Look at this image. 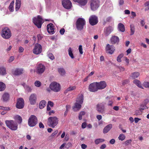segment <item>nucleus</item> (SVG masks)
Segmentation results:
<instances>
[{
  "label": "nucleus",
  "instance_id": "f257e3e1",
  "mask_svg": "<svg viewBox=\"0 0 149 149\" xmlns=\"http://www.w3.org/2000/svg\"><path fill=\"white\" fill-rule=\"evenodd\" d=\"M83 96L81 94L78 96L76 102L72 107L74 111H78L81 109V105L83 102Z\"/></svg>",
  "mask_w": 149,
  "mask_h": 149
},
{
  "label": "nucleus",
  "instance_id": "f03ea898",
  "mask_svg": "<svg viewBox=\"0 0 149 149\" xmlns=\"http://www.w3.org/2000/svg\"><path fill=\"white\" fill-rule=\"evenodd\" d=\"M6 126L10 130H16L18 129L17 123L13 120H7L5 121Z\"/></svg>",
  "mask_w": 149,
  "mask_h": 149
},
{
  "label": "nucleus",
  "instance_id": "7ed1b4c3",
  "mask_svg": "<svg viewBox=\"0 0 149 149\" xmlns=\"http://www.w3.org/2000/svg\"><path fill=\"white\" fill-rule=\"evenodd\" d=\"M44 21V20L42 17L40 15H38L37 17H34L33 18V22L38 28H41L42 25Z\"/></svg>",
  "mask_w": 149,
  "mask_h": 149
},
{
  "label": "nucleus",
  "instance_id": "20e7f679",
  "mask_svg": "<svg viewBox=\"0 0 149 149\" xmlns=\"http://www.w3.org/2000/svg\"><path fill=\"white\" fill-rule=\"evenodd\" d=\"M58 119L56 116L50 117L48 118V124L51 127L54 128L58 123Z\"/></svg>",
  "mask_w": 149,
  "mask_h": 149
},
{
  "label": "nucleus",
  "instance_id": "39448f33",
  "mask_svg": "<svg viewBox=\"0 0 149 149\" xmlns=\"http://www.w3.org/2000/svg\"><path fill=\"white\" fill-rule=\"evenodd\" d=\"M1 36L4 39H8L11 36V33L10 29L7 27H5L2 29Z\"/></svg>",
  "mask_w": 149,
  "mask_h": 149
},
{
  "label": "nucleus",
  "instance_id": "423d86ee",
  "mask_svg": "<svg viewBox=\"0 0 149 149\" xmlns=\"http://www.w3.org/2000/svg\"><path fill=\"white\" fill-rule=\"evenodd\" d=\"M50 88L53 91L57 92L59 91L61 89L60 85L56 82H53L49 85Z\"/></svg>",
  "mask_w": 149,
  "mask_h": 149
},
{
  "label": "nucleus",
  "instance_id": "0eeeda50",
  "mask_svg": "<svg viewBox=\"0 0 149 149\" xmlns=\"http://www.w3.org/2000/svg\"><path fill=\"white\" fill-rule=\"evenodd\" d=\"M86 22L84 18H79L76 22V26L77 29L81 30L83 28Z\"/></svg>",
  "mask_w": 149,
  "mask_h": 149
},
{
  "label": "nucleus",
  "instance_id": "6e6552de",
  "mask_svg": "<svg viewBox=\"0 0 149 149\" xmlns=\"http://www.w3.org/2000/svg\"><path fill=\"white\" fill-rule=\"evenodd\" d=\"M100 6L99 0H91L90 6L91 9L93 10H96Z\"/></svg>",
  "mask_w": 149,
  "mask_h": 149
},
{
  "label": "nucleus",
  "instance_id": "1a4fd4ad",
  "mask_svg": "<svg viewBox=\"0 0 149 149\" xmlns=\"http://www.w3.org/2000/svg\"><path fill=\"white\" fill-rule=\"evenodd\" d=\"M37 123V118L34 115H31L29 118L28 123L29 126L31 127L34 126Z\"/></svg>",
  "mask_w": 149,
  "mask_h": 149
},
{
  "label": "nucleus",
  "instance_id": "9d476101",
  "mask_svg": "<svg viewBox=\"0 0 149 149\" xmlns=\"http://www.w3.org/2000/svg\"><path fill=\"white\" fill-rule=\"evenodd\" d=\"M105 50L106 53L111 55L114 53L115 49L113 45L107 44L105 47Z\"/></svg>",
  "mask_w": 149,
  "mask_h": 149
},
{
  "label": "nucleus",
  "instance_id": "9b49d317",
  "mask_svg": "<svg viewBox=\"0 0 149 149\" xmlns=\"http://www.w3.org/2000/svg\"><path fill=\"white\" fill-rule=\"evenodd\" d=\"M42 51V47L41 45L38 43L35 44L33 50V53L35 54L38 55L40 54Z\"/></svg>",
  "mask_w": 149,
  "mask_h": 149
},
{
  "label": "nucleus",
  "instance_id": "f8f14e48",
  "mask_svg": "<svg viewBox=\"0 0 149 149\" xmlns=\"http://www.w3.org/2000/svg\"><path fill=\"white\" fill-rule=\"evenodd\" d=\"M62 3L63 7L65 9H69L72 7V3L70 0H62Z\"/></svg>",
  "mask_w": 149,
  "mask_h": 149
},
{
  "label": "nucleus",
  "instance_id": "ddd939ff",
  "mask_svg": "<svg viewBox=\"0 0 149 149\" xmlns=\"http://www.w3.org/2000/svg\"><path fill=\"white\" fill-rule=\"evenodd\" d=\"M88 89L91 92H95L97 91L98 89L97 82L91 84L89 86Z\"/></svg>",
  "mask_w": 149,
  "mask_h": 149
},
{
  "label": "nucleus",
  "instance_id": "4468645a",
  "mask_svg": "<svg viewBox=\"0 0 149 149\" xmlns=\"http://www.w3.org/2000/svg\"><path fill=\"white\" fill-rule=\"evenodd\" d=\"M89 21L91 25L92 26L95 25L98 22L97 17L95 15H92L90 17Z\"/></svg>",
  "mask_w": 149,
  "mask_h": 149
},
{
  "label": "nucleus",
  "instance_id": "2eb2a0df",
  "mask_svg": "<svg viewBox=\"0 0 149 149\" xmlns=\"http://www.w3.org/2000/svg\"><path fill=\"white\" fill-rule=\"evenodd\" d=\"M24 106V102L23 99L20 98L17 100V102L16 104V107L18 109H22Z\"/></svg>",
  "mask_w": 149,
  "mask_h": 149
},
{
  "label": "nucleus",
  "instance_id": "dca6fc26",
  "mask_svg": "<svg viewBox=\"0 0 149 149\" xmlns=\"http://www.w3.org/2000/svg\"><path fill=\"white\" fill-rule=\"evenodd\" d=\"M45 70V66L43 65L40 64L37 67L36 72L38 73L42 74L44 72Z\"/></svg>",
  "mask_w": 149,
  "mask_h": 149
},
{
  "label": "nucleus",
  "instance_id": "f3484780",
  "mask_svg": "<svg viewBox=\"0 0 149 149\" xmlns=\"http://www.w3.org/2000/svg\"><path fill=\"white\" fill-rule=\"evenodd\" d=\"M37 99L36 95L35 94H31L29 98V100L31 104H34Z\"/></svg>",
  "mask_w": 149,
  "mask_h": 149
},
{
  "label": "nucleus",
  "instance_id": "a211bd4d",
  "mask_svg": "<svg viewBox=\"0 0 149 149\" xmlns=\"http://www.w3.org/2000/svg\"><path fill=\"white\" fill-rule=\"evenodd\" d=\"M98 90H102L104 88L107 86V84L104 81H102L99 82H97Z\"/></svg>",
  "mask_w": 149,
  "mask_h": 149
},
{
  "label": "nucleus",
  "instance_id": "6ab92c4d",
  "mask_svg": "<svg viewBox=\"0 0 149 149\" xmlns=\"http://www.w3.org/2000/svg\"><path fill=\"white\" fill-rule=\"evenodd\" d=\"M47 30L48 32L51 34L54 33V26L52 24L50 23L47 25Z\"/></svg>",
  "mask_w": 149,
  "mask_h": 149
},
{
  "label": "nucleus",
  "instance_id": "aec40b11",
  "mask_svg": "<svg viewBox=\"0 0 149 149\" xmlns=\"http://www.w3.org/2000/svg\"><path fill=\"white\" fill-rule=\"evenodd\" d=\"M113 30V28L110 26L105 28L104 32V35L106 36H108L110 34Z\"/></svg>",
  "mask_w": 149,
  "mask_h": 149
},
{
  "label": "nucleus",
  "instance_id": "412c9836",
  "mask_svg": "<svg viewBox=\"0 0 149 149\" xmlns=\"http://www.w3.org/2000/svg\"><path fill=\"white\" fill-rule=\"evenodd\" d=\"M24 72L23 69L22 68H16L13 71V74L16 75H19L22 73Z\"/></svg>",
  "mask_w": 149,
  "mask_h": 149
},
{
  "label": "nucleus",
  "instance_id": "4be33fe9",
  "mask_svg": "<svg viewBox=\"0 0 149 149\" xmlns=\"http://www.w3.org/2000/svg\"><path fill=\"white\" fill-rule=\"evenodd\" d=\"M97 110L99 112L102 113L104 110V107L102 104H100L97 106Z\"/></svg>",
  "mask_w": 149,
  "mask_h": 149
},
{
  "label": "nucleus",
  "instance_id": "5701e85b",
  "mask_svg": "<svg viewBox=\"0 0 149 149\" xmlns=\"http://www.w3.org/2000/svg\"><path fill=\"white\" fill-rule=\"evenodd\" d=\"M119 41V38L115 36H112L111 39V43L113 44H118Z\"/></svg>",
  "mask_w": 149,
  "mask_h": 149
},
{
  "label": "nucleus",
  "instance_id": "b1692460",
  "mask_svg": "<svg viewBox=\"0 0 149 149\" xmlns=\"http://www.w3.org/2000/svg\"><path fill=\"white\" fill-rule=\"evenodd\" d=\"M112 125L110 124L105 126L103 129V133L106 134L108 132L112 127Z\"/></svg>",
  "mask_w": 149,
  "mask_h": 149
},
{
  "label": "nucleus",
  "instance_id": "393cba45",
  "mask_svg": "<svg viewBox=\"0 0 149 149\" xmlns=\"http://www.w3.org/2000/svg\"><path fill=\"white\" fill-rule=\"evenodd\" d=\"M9 99V95L7 93H5L2 95L1 100L3 102H6L8 101Z\"/></svg>",
  "mask_w": 149,
  "mask_h": 149
},
{
  "label": "nucleus",
  "instance_id": "a878e982",
  "mask_svg": "<svg viewBox=\"0 0 149 149\" xmlns=\"http://www.w3.org/2000/svg\"><path fill=\"white\" fill-rule=\"evenodd\" d=\"M74 2H77L82 6L85 5L87 2V0H73Z\"/></svg>",
  "mask_w": 149,
  "mask_h": 149
},
{
  "label": "nucleus",
  "instance_id": "bb28decb",
  "mask_svg": "<svg viewBox=\"0 0 149 149\" xmlns=\"http://www.w3.org/2000/svg\"><path fill=\"white\" fill-rule=\"evenodd\" d=\"M21 85L24 87L25 90L28 92H31L32 90L31 87L29 86L26 85L24 83H22Z\"/></svg>",
  "mask_w": 149,
  "mask_h": 149
},
{
  "label": "nucleus",
  "instance_id": "cd10ccee",
  "mask_svg": "<svg viewBox=\"0 0 149 149\" xmlns=\"http://www.w3.org/2000/svg\"><path fill=\"white\" fill-rule=\"evenodd\" d=\"M140 75V73L138 72H135L132 73L130 77L132 79H135L137 78Z\"/></svg>",
  "mask_w": 149,
  "mask_h": 149
},
{
  "label": "nucleus",
  "instance_id": "c85d7f7f",
  "mask_svg": "<svg viewBox=\"0 0 149 149\" xmlns=\"http://www.w3.org/2000/svg\"><path fill=\"white\" fill-rule=\"evenodd\" d=\"M14 119L18 122V123H21L22 121V118L19 115H15L13 117Z\"/></svg>",
  "mask_w": 149,
  "mask_h": 149
},
{
  "label": "nucleus",
  "instance_id": "c756f323",
  "mask_svg": "<svg viewBox=\"0 0 149 149\" xmlns=\"http://www.w3.org/2000/svg\"><path fill=\"white\" fill-rule=\"evenodd\" d=\"M118 30L122 32H124L125 31V28L124 25L122 23H119L118 25Z\"/></svg>",
  "mask_w": 149,
  "mask_h": 149
},
{
  "label": "nucleus",
  "instance_id": "7c9ffc66",
  "mask_svg": "<svg viewBox=\"0 0 149 149\" xmlns=\"http://www.w3.org/2000/svg\"><path fill=\"white\" fill-rule=\"evenodd\" d=\"M21 1L20 0H16L15 10L17 11L19 9L21 6Z\"/></svg>",
  "mask_w": 149,
  "mask_h": 149
},
{
  "label": "nucleus",
  "instance_id": "2f4dec72",
  "mask_svg": "<svg viewBox=\"0 0 149 149\" xmlns=\"http://www.w3.org/2000/svg\"><path fill=\"white\" fill-rule=\"evenodd\" d=\"M134 83L136 85H137L139 87L143 89V87L141 83V82L139 80H138L137 79H135L133 81Z\"/></svg>",
  "mask_w": 149,
  "mask_h": 149
},
{
  "label": "nucleus",
  "instance_id": "473e14b6",
  "mask_svg": "<svg viewBox=\"0 0 149 149\" xmlns=\"http://www.w3.org/2000/svg\"><path fill=\"white\" fill-rule=\"evenodd\" d=\"M58 71L60 75L62 76L64 75L65 74V72L63 68H59L58 69Z\"/></svg>",
  "mask_w": 149,
  "mask_h": 149
},
{
  "label": "nucleus",
  "instance_id": "72a5a7b5",
  "mask_svg": "<svg viewBox=\"0 0 149 149\" xmlns=\"http://www.w3.org/2000/svg\"><path fill=\"white\" fill-rule=\"evenodd\" d=\"M46 102L45 100H42L39 103V107L40 109H42L45 106Z\"/></svg>",
  "mask_w": 149,
  "mask_h": 149
},
{
  "label": "nucleus",
  "instance_id": "f704fd0d",
  "mask_svg": "<svg viewBox=\"0 0 149 149\" xmlns=\"http://www.w3.org/2000/svg\"><path fill=\"white\" fill-rule=\"evenodd\" d=\"M6 74V70L5 68L3 67L0 68V75H4Z\"/></svg>",
  "mask_w": 149,
  "mask_h": 149
},
{
  "label": "nucleus",
  "instance_id": "c9c22d12",
  "mask_svg": "<svg viewBox=\"0 0 149 149\" xmlns=\"http://www.w3.org/2000/svg\"><path fill=\"white\" fill-rule=\"evenodd\" d=\"M14 1H13L10 3L9 6V9L10 11L12 12L14 10Z\"/></svg>",
  "mask_w": 149,
  "mask_h": 149
},
{
  "label": "nucleus",
  "instance_id": "e433bc0d",
  "mask_svg": "<svg viewBox=\"0 0 149 149\" xmlns=\"http://www.w3.org/2000/svg\"><path fill=\"white\" fill-rule=\"evenodd\" d=\"M68 54L70 57L72 59H73L74 58L73 54V50L71 47H69L68 49Z\"/></svg>",
  "mask_w": 149,
  "mask_h": 149
},
{
  "label": "nucleus",
  "instance_id": "4c0bfd02",
  "mask_svg": "<svg viewBox=\"0 0 149 149\" xmlns=\"http://www.w3.org/2000/svg\"><path fill=\"white\" fill-rule=\"evenodd\" d=\"M6 88L5 84L2 82L0 81V91H4Z\"/></svg>",
  "mask_w": 149,
  "mask_h": 149
},
{
  "label": "nucleus",
  "instance_id": "58836bf2",
  "mask_svg": "<svg viewBox=\"0 0 149 149\" xmlns=\"http://www.w3.org/2000/svg\"><path fill=\"white\" fill-rule=\"evenodd\" d=\"M130 35H133L134 33V26L133 24L130 25Z\"/></svg>",
  "mask_w": 149,
  "mask_h": 149
},
{
  "label": "nucleus",
  "instance_id": "ea45409f",
  "mask_svg": "<svg viewBox=\"0 0 149 149\" xmlns=\"http://www.w3.org/2000/svg\"><path fill=\"white\" fill-rule=\"evenodd\" d=\"M76 87L75 86H70L65 91V92H68V91H72L75 89Z\"/></svg>",
  "mask_w": 149,
  "mask_h": 149
},
{
  "label": "nucleus",
  "instance_id": "a19ab883",
  "mask_svg": "<svg viewBox=\"0 0 149 149\" xmlns=\"http://www.w3.org/2000/svg\"><path fill=\"white\" fill-rule=\"evenodd\" d=\"M104 140L102 139H98L95 140V143L96 144H98L104 142Z\"/></svg>",
  "mask_w": 149,
  "mask_h": 149
},
{
  "label": "nucleus",
  "instance_id": "79ce46f5",
  "mask_svg": "<svg viewBox=\"0 0 149 149\" xmlns=\"http://www.w3.org/2000/svg\"><path fill=\"white\" fill-rule=\"evenodd\" d=\"M124 55L123 54H120L118 56L117 58V61L118 62H121L122 61L121 58L123 57Z\"/></svg>",
  "mask_w": 149,
  "mask_h": 149
},
{
  "label": "nucleus",
  "instance_id": "37998d69",
  "mask_svg": "<svg viewBox=\"0 0 149 149\" xmlns=\"http://www.w3.org/2000/svg\"><path fill=\"white\" fill-rule=\"evenodd\" d=\"M118 138L119 140L123 141L125 139V136L123 134H120L119 135V136L118 137Z\"/></svg>",
  "mask_w": 149,
  "mask_h": 149
},
{
  "label": "nucleus",
  "instance_id": "c03bdc74",
  "mask_svg": "<svg viewBox=\"0 0 149 149\" xmlns=\"http://www.w3.org/2000/svg\"><path fill=\"white\" fill-rule=\"evenodd\" d=\"M85 114V113L84 111L81 112L79 115L78 118L79 120H81L82 119V116Z\"/></svg>",
  "mask_w": 149,
  "mask_h": 149
},
{
  "label": "nucleus",
  "instance_id": "a18cd8bd",
  "mask_svg": "<svg viewBox=\"0 0 149 149\" xmlns=\"http://www.w3.org/2000/svg\"><path fill=\"white\" fill-rule=\"evenodd\" d=\"M34 85L36 87H39L41 85V83L39 81H36L35 82Z\"/></svg>",
  "mask_w": 149,
  "mask_h": 149
},
{
  "label": "nucleus",
  "instance_id": "49530a36",
  "mask_svg": "<svg viewBox=\"0 0 149 149\" xmlns=\"http://www.w3.org/2000/svg\"><path fill=\"white\" fill-rule=\"evenodd\" d=\"M142 111L140 109L139 110H136L135 111V115L136 116L140 115L142 114Z\"/></svg>",
  "mask_w": 149,
  "mask_h": 149
},
{
  "label": "nucleus",
  "instance_id": "de8ad7c7",
  "mask_svg": "<svg viewBox=\"0 0 149 149\" xmlns=\"http://www.w3.org/2000/svg\"><path fill=\"white\" fill-rule=\"evenodd\" d=\"M143 85L145 88H149V82L145 81L143 84Z\"/></svg>",
  "mask_w": 149,
  "mask_h": 149
},
{
  "label": "nucleus",
  "instance_id": "09e8293b",
  "mask_svg": "<svg viewBox=\"0 0 149 149\" xmlns=\"http://www.w3.org/2000/svg\"><path fill=\"white\" fill-rule=\"evenodd\" d=\"M148 108L146 105L141 104L140 105V109L143 111V110Z\"/></svg>",
  "mask_w": 149,
  "mask_h": 149
},
{
  "label": "nucleus",
  "instance_id": "8fccbe9b",
  "mask_svg": "<svg viewBox=\"0 0 149 149\" xmlns=\"http://www.w3.org/2000/svg\"><path fill=\"white\" fill-rule=\"evenodd\" d=\"M132 141V140L131 139L126 140L125 142V144L126 146H128L130 144Z\"/></svg>",
  "mask_w": 149,
  "mask_h": 149
},
{
  "label": "nucleus",
  "instance_id": "3c124183",
  "mask_svg": "<svg viewBox=\"0 0 149 149\" xmlns=\"http://www.w3.org/2000/svg\"><path fill=\"white\" fill-rule=\"evenodd\" d=\"M124 60L126 62L127 65H128L130 63V60L128 58L126 57H124Z\"/></svg>",
  "mask_w": 149,
  "mask_h": 149
},
{
  "label": "nucleus",
  "instance_id": "603ef678",
  "mask_svg": "<svg viewBox=\"0 0 149 149\" xmlns=\"http://www.w3.org/2000/svg\"><path fill=\"white\" fill-rule=\"evenodd\" d=\"M48 56L50 59L52 60H53L54 59V55L51 53H49L48 55Z\"/></svg>",
  "mask_w": 149,
  "mask_h": 149
},
{
  "label": "nucleus",
  "instance_id": "864d4df0",
  "mask_svg": "<svg viewBox=\"0 0 149 149\" xmlns=\"http://www.w3.org/2000/svg\"><path fill=\"white\" fill-rule=\"evenodd\" d=\"M14 59L15 58L14 56H11L9 57L8 61L9 63H11L14 60Z\"/></svg>",
  "mask_w": 149,
  "mask_h": 149
},
{
  "label": "nucleus",
  "instance_id": "5fc2aeb1",
  "mask_svg": "<svg viewBox=\"0 0 149 149\" xmlns=\"http://www.w3.org/2000/svg\"><path fill=\"white\" fill-rule=\"evenodd\" d=\"M72 144L70 142L66 143L65 149H68L71 146Z\"/></svg>",
  "mask_w": 149,
  "mask_h": 149
},
{
  "label": "nucleus",
  "instance_id": "6e6d98bb",
  "mask_svg": "<svg viewBox=\"0 0 149 149\" xmlns=\"http://www.w3.org/2000/svg\"><path fill=\"white\" fill-rule=\"evenodd\" d=\"M58 133V131L57 130L55 131L52 134L50 137H51L52 138L54 137Z\"/></svg>",
  "mask_w": 149,
  "mask_h": 149
},
{
  "label": "nucleus",
  "instance_id": "4d7b16f0",
  "mask_svg": "<svg viewBox=\"0 0 149 149\" xmlns=\"http://www.w3.org/2000/svg\"><path fill=\"white\" fill-rule=\"evenodd\" d=\"M79 52L80 53L82 54L83 53V52L82 51V46L81 45H80L79 46Z\"/></svg>",
  "mask_w": 149,
  "mask_h": 149
},
{
  "label": "nucleus",
  "instance_id": "13d9d810",
  "mask_svg": "<svg viewBox=\"0 0 149 149\" xmlns=\"http://www.w3.org/2000/svg\"><path fill=\"white\" fill-rule=\"evenodd\" d=\"M131 15L132 16L131 17V18H134L136 16V13L133 11L131 12Z\"/></svg>",
  "mask_w": 149,
  "mask_h": 149
},
{
  "label": "nucleus",
  "instance_id": "bf43d9fd",
  "mask_svg": "<svg viewBox=\"0 0 149 149\" xmlns=\"http://www.w3.org/2000/svg\"><path fill=\"white\" fill-rule=\"evenodd\" d=\"M65 146L66 143H64L61 145V146L59 147V148L60 149H63L64 148H65Z\"/></svg>",
  "mask_w": 149,
  "mask_h": 149
},
{
  "label": "nucleus",
  "instance_id": "052dcab7",
  "mask_svg": "<svg viewBox=\"0 0 149 149\" xmlns=\"http://www.w3.org/2000/svg\"><path fill=\"white\" fill-rule=\"evenodd\" d=\"M24 49L22 47H20L19 48L18 52L19 53H22L23 52Z\"/></svg>",
  "mask_w": 149,
  "mask_h": 149
},
{
  "label": "nucleus",
  "instance_id": "680f3d73",
  "mask_svg": "<svg viewBox=\"0 0 149 149\" xmlns=\"http://www.w3.org/2000/svg\"><path fill=\"white\" fill-rule=\"evenodd\" d=\"M65 32V30L64 28L61 29L60 31V33L61 35H63Z\"/></svg>",
  "mask_w": 149,
  "mask_h": 149
},
{
  "label": "nucleus",
  "instance_id": "e2e57ef3",
  "mask_svg": "<svg viewBox=\"0 0 149 149\" xmlns=\"http://www.w3.org/2000/svg\"><path fill=\"white\" fill-rule=\"evenodd\" d=\"M118 68L120 71H123L125 70V68L122 66H119Z\"/></svg>",
  "mask_w": 149,
  "mask_h": 149
},
{
  "label": "nucleus",
  "instance_id": "0e129e2a",
  "mask_svg": "<svg viewBox=\"0 0 149 149\" xmlns=\"http://www.w3.org/2000/svg\"><path fill=\"white\" fill-rule=\"evenodd\" d=\"M87 124L86 123H82L81 125V127L82 128H85Z\"/></svg>",
  "mask_w": 149,
  "mask_h": 149
},
{
  "label": "nucleus",
  "instance_id": "69168bd1",
  "mask_svg": "<svg viewBox=\"0 0 149 149\" xmlns=\"http://www.w3.org/2000/svg\"><path fill=\"white\" fill-rule=\"evenodd\" d=\"M47 105L49 106H50L51 107H52L53 106V103L52 102L49 101L48 102Z\"/></svg>",
  "mask_w": 149,
  "mask_h": 149
},
{
  "label": "nucleus",
  "instance_id": "338daca9",
  "mask_svg": "<svg viewBox=\"0 0 149 149\" xmlns=\"http://www.w3.org/2000/svg\"><path fill=\"white\" fill-rule=\"evenodd\" d=\"M124 3V1L123 0H119V5H122Z\"/></svg>",
  "mask_w": 149,
  "mask_h": 149
},
{
  "label": "nucleus",
  "instance_id": "774afa93",
  "mask_svg": "<svg viewBox=\"0 0 149 149\" xmlns=\"http://www.w3.org/2000/svg\"><path fill=\"white\" fill-rule=\"evenodd\" d=\"M81 147L83 149H85L87 147V146L84 144H82L81 145Z\"/></svg>",
  "mask_w": 149,
  "mask_h": 149
}]
</instances>
